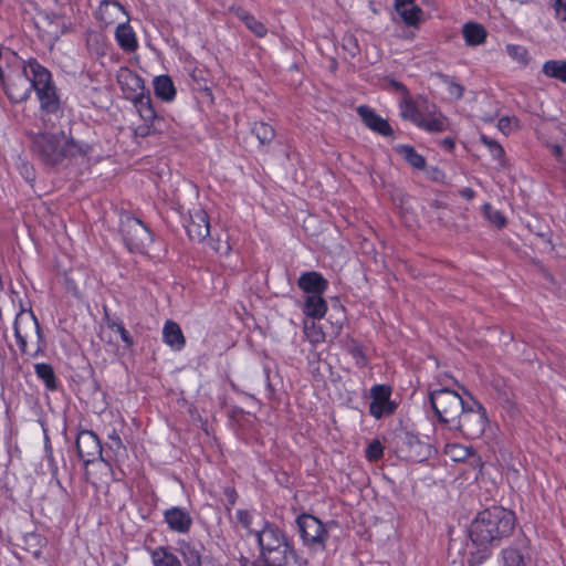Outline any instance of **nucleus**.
Returning <instances> with one entry per match:
<instances>
[{
  "label": "nucleus",
  "mask_w": 566,
  "mask_h": 566,
  "mask_svg": "<svg viewBox=\"0 0 566 566\" xmlns=\"http://www.w3.org/2000/svg\"><path fill=\"white\" fill-rule=\"evenodd\" d=\"M505 566H526L523 554L513 547H509L502 552Z\"/></svg>",
  "instance_id": "obj_37"
},
{
  "label": "nucleus",
  "mask_w": 566,
  "mask_h": 566,
  "mask_svg": "<svg viewBox=\"0 0 566 566\" xmlns=\"http://www.w3.org/2000/svg\"><path fill=\"white\" fill-rule=\"evenodd\" d=\"M510 125H511V120L507 117L501 118L499 120V128L504 133L510 129Z\"/></svg>",
  "instance_id": "obj_52"
},
{
  "label": "nucleus",
  "mask_w": 566,
  "mask_h": 566,
  "mask_svg": "<svg viewBox=\"0 0 566 566\" xmlns=\"http://www.w3.org/2000/svg\"><path fill=\"white\" fill-rule=\"evenodd\" d=\"M303 329L306 338L315 345L325 342L327 337H336L339 334L342 326L336 325L332 326L331 331H324V327L315 321H305Z\"/></svg>",
  "instance_id": "obj_21"
},
{
  "label": "nucleus",
  "mask_w": 566,
  "mask_h": 566,
  "mask_svg": "<svg viewBox=\"0 0 566 566\" xmlns=\"http://www.w3.org/2000/svg\"><path fill=\"white\" fill-rule=\"evenodd\" d=\"M154 90L156 96L164 101H171L176 95L174 83L167 75H160L155 78Z\"/></svg>",
  "instance_id": "obj_29"
},
{
  "label": "nucleus",
  "mask_w": 566,
  "mask_h": 566,
  "mask_svg": "<svg viewBox=\"0 0 566 566\" xmlns=\"http://www.w3.org/2000/svg\"><path fill=\"white\" fill-rule=\"evenodd\" d=\"M395 9L409 27L417 25L421 20L422 10L415 0H395Z\"/></svg>",
  "instance_id": "obj_22"
},
{
  "label": "nucleus",
  "mask_w": 566,
  "mask_h": 566,
  "mask_svg": "<svg viewBox=\"0 0 566 566\" xmlns=\"http://www.w3.org/2000/svg\"><path fill=\"white\" fill-rule=\"evenodd\" d=\"M547 147L552 150L555 158L562 164L566 171V132H563L562 138L556 143H548Z\"/></svg>",
  "instance_id": "obj_35"
},
{
  "label": "nucleus",
  "mask_w": 566,
  "mask_h": 566,
  "mask_svg": "<svg viewBox=\"0 0 566 566\" xmlns=\"http://www.w3.org/2000/svg\"><path fill=\"white\" fill-rule=\"evenodd\" d=\"M242 20L244 21L245 25L250 31H252L256 36L263 38L268 30L265 25L256 20L253 15L245 14Z\"/></svg>",
  "instance_id": "obj_40"
},
{
  "label": "nucleus",
  "mask_w": 566,
  "mask_h": 566,
  "mask_svg": "<svg viewBox=\"0 0 566 566\" xmlns=\"http://www.w3.org/2000/svg\"><path fill=\"white\" fill-rule=\"evenodd\" d=\"M115 38L117 40L118 45L126 52H134L137 49V40L135 32L132 27L128 24L127 20L118 23Z\"/></svg>",
  "instance_id": "obj_24"
},
{
  "label": "nucleus",
  "mask_w": 566,
  "mask_h": 566,
  "mask_svg": "<svg viewBox=\"0 0 566 566\" xmlns=\"http://www.w3.org/2000/svg\"><path fill=\"white\" fill-rule=\"evenodd\" d=\"M366 458L369 461H377L384 454V448L378 440H373L366 448Z\"/></svg>",
  "instance_id": "obj_41"
},
{
  "label": "nucleus",
  "mask_w": 566,
  "mask_h": 566,
  "mask_svg": "<svg viewBox=\"0 0 566 566\" xmlns=\"http://www.w3.org/2000/svg\"><path fill=\"white\" fill-rule=\"evenodd\" d=\"M208 244L216 253H218L220 255H227L231 250L229 242L227 240H221L220 238H218L216 240L210 239L208 241Z\"/></svg>",
  "instance_id": "obj_44"
},
{
  "label": "nucleus",
  "mask_w": 566,
  "mask_h": 566,
  "mask_svg": "<svg viewBox=\"0 0 566 566\" xmlns=\"http://www.w3.org/2000/svg\"><path fill=\"white\" fill-rule=\"evenodd\" d=\"M237 518L243 527H249L252 522V516L248 511L240 510L237 512Z\"/></svg>",
  "instance_id": "obj_48"
},
{
  "label": "nucleus",
  "mask_w": 566,
  "mask_h": 566,
  "mask_svg": "<svg viewBox=\"0 0 566 566\" xmlns=\"http://www.w3.org/2000/svg\"><path fill=\"white\" fill-rule=\"evenodd\" d=\"M4 92L12 103H22L28 99L33 90V75L30 72L29 61L22 71L13 72L2 77Z\"/></svg>",
  "instance_id": "obj_9"
},
{
  "label": "nucleus",
  "mask_w": 566,
  "mask_h": 566,
  "mask_svg": "<svg viewBox=\"0 0 566 566\" xmlns=\"http://www.w3.org/2000/svg\"><path fill=\"white\" fill-rule=\"evenodd\" d=\"M442 145L447 147L448 149H452L454 147V142L451 138H444L442 140Z\"/></svg>",
  "instance_id": "obj_54"
},
{
  "label": "nucleus",
  "mask_w": 566,
  "mask_h": 566,
  "mask_svg": "<svg viewBox=\"0 0 566 566\" xmlns=\"http://www.w3.org/2000/svg\"><path fill=\"white\" fill-rule=\"evenodd\" d=\"M44 450L46 458H52L53 450L48 436L45 437Z\"/></svg>",
  "instance_id": "obj_53"
},
{
  "label": "nucleus",
  "mask_w": 566,
  "mask_h": 566,
  "mask_svg": "<svg viewBox=\"0 0 566 566\" xmlns=\"http://www.w3.org/2000/svg\"><path fill=\"white\" fill-rule=\"evenodd\" d=\"M506 51L510 56L517 59L521 62H526L527 51L521 45H507Z\"/></svg>",
  "instance_id": "obj_46"
},
{
  "label": "nucleus",
  "mask_w": 566,
  "mask_h": 566,
  "mask_svg": "<svg viewBox=\"0 0 566 566\" xmlns=\"http://www.w3.org/2000/svg\"><path fill=\"white\" fill-rule=\"evenodd\" d=\"M401 115H402V117L409 118L410 120H412L416 125L418 124L419 119L422 116L418 112L416 104L409 98H406L401 103Z\"/></svg>",
  "instance_id": "obj_39"
},
{
  "label": "nucleus",
  "mask_w": 566,
  "mask_h": 566,
  "mask_svg": "<svg viewBox=\"0 0 566 566\" xmlns=\"http://www.w3.org/2000/svg\"><path fill=\"white\" fill-rule=\"evenodd\" d=\"M30 72L33 75V90L40 102V109L44 127H49L46 115H56L61 112V101L56 93L52 75L48 69L38 61H29Z\"/></svg>",
  "instance_id": "obj_5"
},
{
  "label": "nucleus",
  "mask_w": 566,
  "mask_h": 566,
  "mask_svg": "<svg viewBox=\"0 0 566 566\" xmlns=\"http://www.w3.org/2000/svg\"><path fill=\"white\" fill-rule=\"evenodd\" d=\"M348 350L353 358L356 360L357 366L365 367L367 365V358L364 353V348L360 345L353 344Z\"/></svg>",
  "instance_id": "obj_45"
},
{
  "label": "nucleus",
  "mask_w": 566,
  "mask_h": 566,
  "mask_svg": "<svg viewBox=\"0 0 566 566\" xmlns=\"http://www.w3.org/2000/svg\"><path fill=\"white\" fill-rule=\"evenodd\" d=\"M261 555L268 566H306L307 560L300 557L285 533L275 524L266 523L256 533Z\"/></svg>",
  "instance_id": "obj_4"
},
{
  "label": "nucleus",
  "mask_w": 566,
  "mask_h": 566,
  "mask_svg": "<svg viewBox=\"0 0 566 566\" xmlns=\"http://www.w3.org/2000/svg\"><path fill=\"white\" fill-rule=\"evenodd\" d=\"M481 140L489 148L494 158L501 159L504 156V149L496 140L485 135L481 136Z\"/></svg>",
  "instance_id": "obj_42"
},
{
  "label": "nucleus",
  "mask_w": 566,
  "mask_h": 566,
  "mask_svg": "<svg viewBox=\"0 0 566 566\" xmlns=\"http://www.w3.org/2000/svg\"><path fill=\"white\" fill-rule=\"evenodd\" d=\"M554 7L557 18L566 21V0H554Z\"/></svg>",
  "instance_id": "obj_47"
},
{
  "label": "nucleus",
  "mask_w": 566,
  "mask_h": 566,
  "mask_svg": "<svg viewBox=\"0 0 566 566\" xmlns=\"http://www.w3.org/2000/svg\"><path fill=\"white\" fill-rule=\"evenodd\" d=\"M109 440H111L109 448L116 449L117 451H122V452L126 451V448L123 444L122 439L119 438L118 434H116V433L111 434Z\"/></svg>",
  "instance_id": "obj_49"
},
{
  "label": "nucleus",
  "mask_w": 566,
  "mask_h": 566,
  "mask_svg": "<svg viewBox=\"0 0 566 566\" xmlns=\"http://www.w3.org/2000/svg\"><path fill=\"white\" fill-rule=\"evenodd\" d=\"M76 451L77 455L85 464L94 462L97 459L104 462L101 441L97 434L91 430H83L77 434Z\"/></svg>",
  "instance_id": "obj_13"
},
{
  "label": "nucleus",
  "mask_w": 566,
  "mask_h": 566,
  "mask_svg": "<svg viewBox=\"0 0 566 566\" xmlns=\"http://www.w3.org/2000/svg\"><path fill=\"white\" fill-rule=\"evenodd\" d=\"M164 521L170 531L179 534H187L192 526V517L189 512L179 506L166 510Z\"/></svg>",
  "instance_id": "obj_17"
},
{
  "label": "nucleus",
  "mask_w": 566,
  "mask_h": 566,
  "mask_svg": "<svg viewBox=\"0 0 566 566\" xmlns=\"http://www.w3.org/2000/svg\"><path fill=\"white\" fill-rule=\"evenodd\" d=\"M515 515L502 506H492L480 512L470 526L472 542L480 546L497 545L515 528Z\"/></svg>",
  "instance_id": "obj_1"
},
{
  "label": "nucleus",
  "mask_w": 566,
  "mask_h": 566,
  "mask_svg": "<svg viewBox=\"0 0 566 566\" xmlns=\"http://www.w3.org/2000/svg\"><path fill=\"white\" fill-rule=\"evenodd\" d=\"M429 400L440 423L449 428L459 417L469 400H464L457 391L440 388L430 391Z\"/></svg>",
  "instance_id": "obj_6"
},
{
  "label": "nucleus",
  "mask_w": 566,
  "mask_h": 566,
  "mask_svg": "<svg viewBox=\"0 0 566 566\" xmlns=\"http://www.w3.org/2000/svg\"><path fill=\"white\" fill-rule=\"evenodd\" d=\"M357 113L360 116L364 124L371 130L382 136H390L392 134V129L388 122L380 117L378 114H376L375 111L371 109L370 107L365 105L359 106L357 108Z\"/></svg>",
  "instance_id": "obj_20"
},
{
  "label": "nucleus",
  "mask_w": 566,
  "mask_h": 566,
  "mask_svg": "<svg viewBox=\"0 0 566 566\" xmlns=\"http://www.w3.org/2000/svg\"><path fill=\"white\" fill-rule=\"evenodd\" d=\"M486 412L480 402L469 397V402L448 428L459 431L467 439L480 438L486 427Z\"/></svg>",
  "instance_id": "obj_7"
},
{
  "label": "nucleus",
  "mask_w": 566,
  "mask_h": 566,
  "mask_svg": "<svg viewBox=\"0 0 566 566\" xmlns=\"http://www.w3.org/2000/svg\"><path fill=\"white\" fill-rule=\"evenodd\" d=\"M462 195L468 199H472L474 196V191L471 188H467L462 191Z\"/></svg>",
  "instance_id": "obj_56"
},
{
  "label": "nucleus",
  "mask_w": 566,
  "mask_h": 566,
  "mask_svg": "<svg viewBox=\"0 0 566 566\" xmlns=\"http://www.w3.org/2000/svg\"><path fill=\"white\" fill-rule=\"evenodd\" d=\"M297 286L308 295H319L327 290L328 282L321 273L310 271L298 277Z\"/></svg>",
  "instance_id": "obj_19"
},
{
  "label": "nucleus",
  "mask_w": 566,
  "mask_h": 566,
  "mask_svg": "<svg viewBox=\"0 0 566 566\" xmlns=\"http://www.w3.org/2000/svg\"><path fill=\"white\" fill-rule=\"evenodd\" d=\"M31 148L49 166H56L66 158L85 156L91 150L88 145L74 140L63 130L32 134Z\"/></svg>",
  "instance_id": "obj_2"
},
{
  "label": "nucleus",
  "mask_w": 566,
  "mask_h": 566,
  "mask_svg": "<svg viewBox=\"0 0 566 566\" xmlns=\"http://www.w3.org/2000/svg\"><path fill=\"white\" fill-rule=\"evenodd\" d=\"M391 388L386 385H375L370 389L373 398L369 405V412L376 419L382 416L391 415L396 409V403L390 400Z\"/></svg>",
  "instance_id": "obj_14"
},
{
  "label": "nucleus",
  "mask_w": 566,
  "mask_h": 566,
  "mask_svg": "<svg viewBox=\"0 0 566 566\" xmlns=\"http://www.w3.org/2000/svg\"><path fill=\"white\" fill-rule=\"evenodd\" d=\"M107 325L111 329L117 332L120 335L122 340L128 346H133L134 340L133 337L129 335L127 329L124 327L122 323L115 322V321H107Z\"/></svg>",
  "instance_id": "obj_43"
},
{
  "label": "nucleus",
  "mask_w": 566,
  "mask_h": 566,
  "mask_svg": "<svg viewBox=\"0 0 566 566\" xmlns=\"http://www.w3.org/2000/svg\"><path fill=\"white\" fill-rule=\"evenodd\" d=\"M397 153L413 168L422 170L426 167V159L418 154L412 146L400 145L397 147Z\"/></svg>",
  "instance_id": "obj_30"
},
{
  "label": "nucleus",
  "mask_w": 566,
  "mask_h": 566,
  "mask_svg": "<svg viewBox=\"0 0 566 566\" xmlns=\"http://www.w3.org/2000/svg\"><path fill=\"white\" fill-rule=\"evenodd\" d=\"M484 217L497 228H503L506 224V219L500 210H496L490 203H484L482 207Z\"/></svg>",
  "instance_id": "obj_38"
},
{
  "label": "nucleus",
  "mask_w": 566,
  "mask_h": 566,
  "mask_svg": "<svg viewBox=\"0 0 566 566\" xmlns=\"http://www.w3.org/2000/svg\"><path fill=\"white\" fill-rule=\"evenodd\" d=\"M396 87L401 88L403 91L406 90L405 86L402 84H399V83H396Z\"/></svg>",
  "instance_id": "obj_58"
},
{
  "label": "nucleus",
  "mask_w": 566,
  "mask_h": 566,
  "mask_svg": "<svg viewBox=\"0 0 566 566\" xmlns=\"http://www.w3.org/2000/svg\"><path fill=\"white\" fill-rule=\"evenodd\" d=\"M417 126L430 133H441L447 129V118L442 115L421 116Z\"/></svg>",
  "instance_id": "obj_32"
},
{
  "label": "nucleus",
  "mask_w": 566,
  "mask_h": 566,
  "mask_svg": "<svg viewBox=\"0 0 566 566\" xmlns=\"http://www.w3.org/2000/svg\"><path fill=\"white\" fill-rule=\"evenodd\" d=\"M542 72L549 78L558 80L566 83V61L565 60H549L542 66Z\"/></svg>",
  "instance_id": "obj_28"
},
{
  "label": "nucleus",
  "mask_w": 566,
  "mask_h": 566,
  "mask_svg": "<svg viewBox=\"0 0 566 566\" xmlns=\"http://www.w3.org/2000/svg\"><path fill=\"white\" fill-rule=\"evenodd\" d=\"M462 34L468 45L476 46L485 42L488 32L480 23L467 22L462 28Z\"/></svg>",
  "instance_id": "obj_25"
},
{
  "label": "nucleus",
  "mask_w": 566,
  "mask_h": 566,
  "mask_svg": "<svg viewBox=\"0 0 566 566\" xmlns=\"http://www.w3.org/2000/svg\"><path fill=\"white\" fill-rule=\"evenodd\" d=\"M296 525L306 546L321 551L325 548L328 533L317 517L311 514H301L296 518Z\"/></svg>",
  "instance_id": "obj_10"
},
{
  "label": "nucleus",
  "mask_w": 566,
  "mask_h": 566,
  "mask_svg": "<svg viewBox=\"0 0 566 566\" xmlns=\"http://www.w3.org/2000/svg\"><path fill=\"white\" fill-rule=\"evenodd\" d=\"M252 133L256 136L261 145L270 144L275 137L274 128L264 122L254 123Z\"/></svg>",
  "instance_id": "obj_33"
},
{
  "label": "nucleus",
  "mask_w": 566,
  "mask_h": 566,
  "mask_svg": "<svg viewBox=\"0 0 566 566\" xmlns=\"http://www.w3.org/2000/svg\"><path fill=\"white\" fill-rule=\"evenodd\" d=\"M150 558L154 566H182L180 559L165 546L151 549Z\"/></svg>",
  "instance_id": "obj_27"
},
{
  "label": "nucleus",
  "mask_w": 566,
  "mask_h": 566,
  "mask_svg": "<svg viewBox=\"0 0 566 566\" xmlns=\"http://www.w3.org/2000/svg\"><path fill=\"white\" fill-rule=\"evenodd\" d=\"M449 92L451 95L455 96L457 98H461L464 93V88L462 85L452 82L449 86Z\"/></svg>",
  "instance_id": "obj_50"
},
{
  "label": "nucleus",
  "mask_w": 566,
  "mask_h": 566,
  "mask_svg": "<svg viewBox=\"0 0 566 566\" xmlns=\"http://www.w3.org/2000/svg\"><path fill=\"white\" fill-rule=\"evenodd\" d=\"M36 376L43 380L46 389L53 391L57 388V380L53 367L50 364L40 363L34 366Z\"/></svg>",
  "instance_id": "obj_31"
},
{
  "label": "nucleus",
  "mask_w": 566,
  "mask_h": 566,
  "mask_svg": "<svg viewBox=\"0 0 566 566\" xmlns=\"http://www.w3.org/2000/svg\"><path fill=\"white\" fill-rule=\"evenodd\" d=\"M117 81L127 99H130L144 123L134 129L136 136L146 137L153 132V123L157 118L149 92L143 78L129 69H120Z\"/></svg>",
  "instance_id": "obj_3"
},
{
  "label": "nucleus",
  "mask_w": 566,
  "mask_h": 566,
  "mask_svg": "<svg viewBox=\"0 0 566 566\" xmlns=\"http://www.w3.org/2000/svg\"><path fill=\"white\" fill-rule=\"evenodd\" d=\"M186 230L189 238L193 241H205L210 233V222L207 212L195 207L189 210V220L186 223Z\"/></svg>",
  "instance_id": "obj_15"
},
{
  "label": "nucleus",
  "mask_w": 566,
  "mask_h": 566,
  "mask_svg": "<svg viewBox=\"0 0 566 566\" xmlns=\"http://www.w3.org/2000/svg\"><path fill=\"white\" fill-rule=\"evenodd\" d=\"M164 343L175 350H181L186 344V338L180 326L174 321H167L163 328Z\"/></svg>",
  "instance_id": "obj_23"
},
{
  "label": "nucleus",
  "mask_w": 566,
  "mask_h": 566,
  "mask_svg": "<svg viewBox=\"0 0 566 566\" xmlns=\"http://www.w3.org/2000/svg\"><path fill=\"white\" fill-rule=\"evenodd\" d=\"M120 232L130 251H142L150 242L149 230L135 217L126 216L122 219Z\"/></svg>",
  "instance_id": "obj_12"
},
{
  "label": "nucleus",
  "mask_w": 566,
  "mask_h": 566,
  "mask_svg": "<svg viewBox=\"0 0 566 566\" xmlns=\"http://www.w3.org/2000/svg\"><path fill=\"white\" fill-rule=\"evenodd\" d=\"M444 453L449 455L451 460L459 462L465 460L471 454V449L458 443H452L444 447Z\"/></svg>",
  "instance_id": "obj_36"
},
{
  "label": "nucleus",
  "mask_w": 566,
  "mask_h": 566,
  "mask_svg": "<svg viewBox=\"0 0 566 566\" xmlns=\"http://www.w3.org/2000/svg\"><path fill=\"white\" fill-rule=\"evenodd\" d=\"M180 554L187 566H202L200 551L189 543H181Z\"/></svg>",
  "instance_id": "obj_34"
},
{
  "label": "nucleus",
  "mask_w": 566,
  "mask_h": 566,
  "mask_svg": "<svg viewBox=\"0 0 566 566\" xmlns=\"http://www.w3.org/2000/svg\"><path fill=\"white\" fill-rule=\"evenodd\" d=\"M396 455L408 462H421L427 457V446L408 431H400L392 439Z\"/></svg>",
  "instance_id": "obj_11"
},
{
  "label": "nucleus",
  "mask_w": 566,
  "mask_h": 566,
  "mask_svg": "<svg viewBox=\"0 0 566 566\" xmlns=\"http://www.w3.org/2000/svg\"><path fill=\"white\" fill-rule=\"evenodd\" d=\"M14 337L22 355L28 354V343L34 338L38 340V349L34 355L41 350L40 343L43 342V334L40 328L38 318L31 310L21 308L15 315L13 322Z\"/></svg>",
  "instance_id": "obj_8"
},
{
  "label": "nucleus",
  "mask_w": 566,
  "mask_h": 566,
  "mask_svg": "<svg viewBox=\"0 0 566 566\" xmlns=\"http://www.w3.org/2000/svg\"><path fill=\"white\" fill-rule=\"evenodd\" d=\"M327 311L326 301L319 295H307L304 305L303 313L313 319L322 318Z\"/></svg>",
  "instance_id": "obj_26"
},
{
  "label": "nucleus",
  "mask_w": 566,
  "mask_h": 566,
  "mask_svg": "<svg viewBox=\"0 0 566 566\" xmlns=\"http://www.w3.org/2000/svg\"><path fill=\"white\" fill-rule=\"evenodd\" d=\"M38 28L43 39L50 42L59 40L62 34L70 30L64 18L57 14L43 17L38 23Z\"/></svg>",
  "instance_id": "obj_16"
},
{
  "label": "nucleus",
  "mask_w": 566,
  "mask_h": 566,
  "mask_svg": "<svg viewBox=\"0 0 566 566\" xmlns=\"http://www.w3.org/2000/svg\"><path fill=\"white\" fill-rule=\"evenodd\" d=\"M348 41H349L350 43L353 42V45H354V48H353V49H349V52H350V54H352V55H355V54H356V51H357V46H356L355 40H354L352 36H349V38H348Z\"/></svg>",
  "instance_id": "obj_57"
},
{
  "label": "nucleus",
  "mask_w": 566,
  "mask_h": 566,
  "mask_svg": "<svg viewBox=\"0 0 566 566\" xmlns=\"http://www.w3.org/2000/svg\"><path fill=\"white\" fill-rule=\"evenodd\" d=\"M46 459H48L49 464H50V467H51L52 473H53V474H56L57 467H56V463H55V461H54V458L52 457V458H46Z\"/></svg>",
  "instance_id": "obj_55"
},
{
  "label": "nucleus",
  "mask_w": 566,
  "mask_h": 566,
  "mask_svg": "<svg viewBox=\"0 0 566 566\" xmlns=\"http://www.w3.org/2000/svg\"><path fill=\"white\" fill-rule=\"evenodd\" d=\"M98 18L105 24L128 20L124 7L116 0H102L97 11Z\"/></svg>",
  "instance_id": "obj_18"
},
{
  "label": "nucleus",
  "mask_w": 566,
  "mask_h": 566,
  "mask_svg": "<svg viewBox=\"0 0 566 566\" xmlns=\"http://www.w3.org/2000/svg\"><path fill=\"white\" fill-rule=\"evenodd\" d=\"M224 494L227 495L228 500H229V503L231 505H233L235 503V500H237V492L234 489L232 488H226L224 489Z\"/></svg>",
  "instance_id": "obj_51"
}]
</instances>
